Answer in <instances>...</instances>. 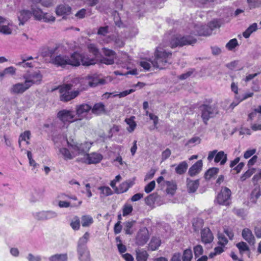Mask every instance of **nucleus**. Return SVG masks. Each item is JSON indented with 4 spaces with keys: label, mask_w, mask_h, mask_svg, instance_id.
<instances>
[{
    "label": "nucleus",
    "mask_w": 261,
    "mask_h": 261,
    "mask_svg": "<svg viewBox=\"0 0 261 261\" xmlns=\"http://www.w3.org/2000/svg\"><path fill=\"white\" fill-rule=\"evenodd\" d=\"M153 60L149 58L148 61H142L140 62V65L146 71L149 70L151 65L156 68L164 69L171 63V59L172 53L167 51L163 48L159 46L154 53Z\"/></svg>",
    "instance_id": "1"
},
{
    "label": "nucleus",
    "mask_w": 261,
    "mask_h": 261,
    "mask_svg": "<svg viewBox=\"0 0 261 261\" xmlns=\"http://www.w3.org/2000/svg\"><path fill=\"white\" fill-rule=\"evenodd\" d=\"M73 86L71 84H65L59 87L60 99L63 102L69 101L76 97L80 94L79 90L71 91Z\"/></svg>",
    "instance_id": "2"
},
{
    "label": "nucleus",
    "mask_w": 261,
    "mask_h": 261,
    "mask_svg": "<svg viewBox=\"0 0 261 261\" xmlns=\"http://www.w3.org/2000/svg\"><path fill=\"white\" fill-rule=\"evenodd\" d=\"M201 111V117L205 124H207V121L214 117L218 113L217 105L213 104H203L199 107Z\"/></svg>",
    "instance_id": "3"
},
{
    "label": "nucleus",
    "mask_w": 261,
    "mask_h": 261,
    "mask_svg": "<svg viewBox=\"0 0 261 261\" xmlns=\"http://www.w3.org/2000/svg\"><path fill=\"white\" fill-rule=\"evenodd\" d=\"M52 63L58 67L64 68L66 65L75 66L77 62H75L72 58V54L68 56L64 55H59L51 59Z\"/></svg>",
    "instance_id": "4"
},
{
    "label": "nucleus",
    "mask_w": 261,
    "mask_h": 261,
    "mask_svg": "<svg viewBox=\"0 0 261 261\" xmlns=\"http://www.w3.org/2000/svg\"><path fill=\"white\" fill-rule=\"evenodd\" d=\"M196 39L191 36H181L180 35L173 37L170 42L172 48L184 45H192L195 43Z\"/></svg>",
    "instance_id": "5"
},
{
    "label": "nucleus",
    "mask_w": 261,
    "mask_h": 261,
    "mask_svg": "<svg viewBox=\"0 0 261 261\" xmlns=\"http://www.w3.org/2000/svg\"><path fill=\"white\" fill-rule=\"evenodd\" d=\"M72 58L75 62H77L75 66H79L81 63L84 66H90L96 63L95 58L89 57V55L86 53L80 54L77 52H74L72 54Z\"/></svg>",
    "instance_id": "6"
},
{
    "label": "nucleus",
    "mask_w": 261,
    "mask_h": 261,
    "mask_svg": "<svg viewBox=\"0 0 261 261\" xmlns=\"http://www.w3.org/2000/svg\"><path fill=\"white\" fill-rule=\"evenodd\" d=\"M57 118L64 124H69L76 121L74 111L67 109L60 110L57 113Z\"/></svg>",
    "instance_id": "7"
},
{
    "label": "nucleus",
    "mask_w": 261,
    "mask_h": 261,
    "mask_svg": "<svg viewBox=\"0 0 261 261\" xmlns=\"http://www.w3.org/2000/svg\"><path fill=\"white\" fill-rule=\"evenodd\" d=\"M67 144L74 152H76L77 154H84V155L87 153L91 146V144L87 142L79 144L73 140L71 142L67 141Z\"/></svg>",
    "instance_id": "8"
},
{
    "label": "nucleus",
    "mask_w": 261,
    "mask_h": 261,
    "mask_svg": "<svg viewBox=\"0 0 261 261\" xmlns=\"http://www.w3.org/2000/svg\"><path fill=\"white\" fill-rule=\"evenodd\" d=\"M33 218L39 221H46L50 219L56 218L58 213L54 211H40L32 213Z\"/></svg>",
    "instance_id": "9"
},
{
    "label": "nucleus",
    "mask_w": 261,
    "mask_h": 261,
    "mask_svg": "<svg viewBox=\"0 0 261 261\" xmlns=\"http://www.w3.org/2000/svg\"><path fill=\"white\" fill-rule=\"evenodd\" d=\"M23 77L30 87L34 84H40L42 80V75L39 70L28 72L23 75Z\"/></svg>",
    "instance_id": "10"
},
{
    "label": "nucleus",
    "mask_w": 261,
    "mask_h": 261,
    "mask_svg": "<svg viewBox=\"0 0 261 261\" xmlns=\"http://www.w3.org/2000/svg\"><path fill=\"white\" fill-rule=\"evenodd\" d=\"M231 191L227 187L222 188L217 197V202L221 205H228L231 196Z\"/></svg>",
    "instance_id": "11"
},
{
    "label": "nucleus",
    "mask_w": 261,
    "mask_h": 261,
    "mask_svg": "<svg viewBox=\"0 0 261 261\" xmlns=\"http://www.w3.org/2000/svg\"><path fill=\"white\" fill-rule=\"evenodd\" d=\"M88 85L86 87L81 88L82 89H87L88 86L90 87H95L98 85H102L106 84V81L105 79H101L99 75L97 74H94L92 75L87 76Z\"/></svg>",
    "instance_id": "12"
},
{
    "label": "nucleus",
    "mask_w": 261,
    "mask_h": 261,
    "mask_svg": "<svg viewBox=\"0 0 261 261\" xmlns=\"http://www.w3.org/2000/svg\"><path fill=\"white\" fill-rule=\"evenodd\" d=\"M29 85L25 81L23 83H18L13 85L9 89L12 94H21L30 88Z\"/></svg>",
    "instance_id": "13"
},
{
    "label": "nucleus",
    "mask_w": 261,
    "mask_h": 261,
    "mask_svg": "<svg viewBox=\"0 0 261 261\" xmlns=\"http://www.w3.org/2000/svg\"><path fill=\"white\" fill-rule=\"evenodd\" d=\"M149 236L148 229L143 228L138 232L136 237V243L139 246L145 244L149 240Z\"/></svg>",
    "instance_id": "14"
},
{
    "label": "nucleus",
    "mask_w": 261,
    "mask_h": 261,
    "mask_svg": "<svg viewBox=\"0 0 261 261\" xmlns=\"http://www.w3.org/2000/svg\"><path fill=\"white\" fill-rule=\"evenodd\" d=\"M75 109L76 114L79 118V119L81 120L87 115L88 112L91 109V106L86 103H83L77 105Z\"/></svg>",
    "instance_id": "15"
},
{
    "label": "nucleus",
    "mask_w": 261,
    "mask_h": 261,
    "mask_svg": "<svg viewBox=\"0 0 261 261\" xmlns=\"http://www.w3.org/2000/svg\"><path fill=\"white\" fill-rule=\"evenodd\" d=\"M84 162L89 164H97L99 163L102 159L101 154L93 152L91 153H86L84 158Z\"/></svg>",
    "instance_id": "16"
},
{
    "label": "nucleus",
    "mask_w": 261,
    "mask_h": 261,
    "mask_svg": "<svg viewBox=\"0 0 261 261\" xmlns=\"http://www.w3.org/2000/svg\"><path fill=\"white\" fill-rule=\"evenodd\" d=\"M201 239L205 244L211 243L213 241L214 236L209 228L206 227L201 230Z\"/></svg>",
    "instance_id": "17"
},
{
    "label": "nucleus",
    "mask_w": 261,
    "mask_h": 261,
    "mask_svg": "<svg viewBox=\"0 0 261 261\" xmlns=\"http://www.w3.org/2000/svg\"><path fill=\"white\" fill-rule=\"evenodd\" d=\"M134 91L133 89H129L123 91L121 92L117 91L113 92H106L102 95L103 98L108 99L110 97H115L118 96L119 98L124 97Z\"/></svg>",
    "instance_id": "18"
},
{
    "label": "nucleus",
    "mask_w": 261,
    "mask_h": 261,
    "mask_svg": "<svg viewBox=\"0 0 261 261\" xmlns=\"http://www.w3.org/2000/svg\"><path fill=\"white\" fill-rule=\"evenodd\" d=\"M242 236L250 245H253L255 244V237L250 229L248 228L243 229L242 231Z\"/></svg>",
    "instance_id": "19"
},
{
    "label": "nucleus",
    "mask_w": 261,
    "mask_h": 261,
    "mask_svg": "<svg viewBox=\"0 0 261 261\" xmlns=\"http://www.w3.org/2000/svg\"><path fill=\"white\" fill-rule=\"evenodd\" d=\"M32 16L31 11L22 10L18 13L17 17L19 21V25H23Z\"/></svg>",
    "instance_id": "20"
},
{
    "label": "nucleus",
    "mask_w": 261,
    "mask_h": 261,
    "mask_svg": "<svg viewBox=\"0 0 261 261\" xmlns=\"http://www.w3.org/2000/svg\"><path fill=\"white\" fill-rule=\"evenodd\" d=\"M77 252L80 261H90V254L87 248H77Z\"/></svg>",
    "instance_id": "21"
},
{
    "label": "nucleus",
    "mask_w": 261,
    "mask_h": 261,
    "mask_svg": "<svg viewBox=\"0 0 261 261\" xmlns=\"http://www.w3.org/2000/svg\"><path fill=\"white\" fill-rule=\"evenodd\" d=\"M202 165V160H198L189 168L188 174L192 177L198 174L201 171Z\"/></svg>",
    "instance_id": "22"
},
{
    "label": "nucleus",
    "mask_w": 261,
    "mask_h": 261,
    "mask_svg": "<svg viewBox=\"0 0 261 261\" xmlns=\"http://www.w3.org/2000/svg\"><path fill=\"white\" fill-rule=\"evenodd\" d=\"M0 33L4 35H10L12 30L9 27V23L6 19L0 16Z\"/></svg>",
    "instance_id": "23"
},
{
    "label": "nucleus",
    "mask_w": 261,
    "mask_h": 261,
    "mask_svg": "<svg viewBox=\"0 0 261 261\" xmlns=\"http://www.w3.org/2000/svg\"><path fill=\"white\" fill-rule=\"evenodd\" d=\"M134 184V182L130 180L123 182L118 187H116L115 188V193L116 194L124 193L126 192L129 188L132 187Z\"/></svg>",
    "instance_id": "24"
},
{
    "label": "nucleus",
    "mask_w": 261,
    "mask_h": 261,
    "mask_svg": "<svg viewBox=\"0 0 261 261\" xmlns=\"http://www.w3.org/2000/svg\"><path fill=\"white\" fill-rule=\"evenodd\" d=\"M187 186L189 193H194L198 189L199 185V180H192L190 178H187Z\"/></svg>",
    "instance_id": "25"
},
{
    "label": "nucleus",
    "mask_w": 261,
    "mask_h": 261,
    "mask_svg": "<svg viewBox=\"0 0 261 261\" xmlns=\"http://www.w3.org/2000/svg\"><path fill=\"white\" fill-rule=\"evenodd\" d=\"M92 113L96 115H100L106 113L105 106L102 102L95 103L91 109Z\"/></svg>",
    "instance_id": "26"
},
{
    "label": "nucleus",
    "mask_w": 261,
    "mask_h": 261,
    "mask_svg": "<svg viewBox=\"0 0 261 261\" xmlns=\"http://www.w3.org/2000/svg\"><path fill=\"white\" fill-rule=\"evenodd\" d=\"M71 8L68 5H61L58 6L56 10L57 15L62 16L70 14Z\"/></svg>",
    "instance_id": "27"
},
{
    "label": "nucleus",
    "mask_w": 261,
    "mask_h": 261,
    "mask_svg": "<svg viewBox=\"0 0 261 261\" xmlns=\"http://www.w3.org/2000/svg\"><path fill=\"white\" fill-rule=\"evenodd\" d=\"M227 160V154L225 153L223 151L217 152L214 159V161L216 163L220 162V165H224Z\"/></svg>",
    "instance_id": "28"
},
{
    "label": "nucleus",
    "mask_w": 261,
    "mask_h": 261,
    "mask_svg": "<svg viewBox=\"0 0 261 261\" xmlns=\"http://www.w3.org/2000/svg\"><path fill=\"white\" fill-rule=\"evenodd\" d=\"M236 247L239 251L240 254L242 256L245 253L247 252L248 254H250V249L247 243L241 241L236 244Z\"/></svg>",
    "instance_id": "29"
},
{
    "label": "nucleus",
    "mask_w": 261,
    "mask_h": 261,
    "mask_svg": "<svg viewBox=\"0 0 261 261\" xmlns=\"http://www.w3.org/2000/svg\"><path fill=\"white\" fill-rule=\"evenodd\" d=\"M188 167V164L187 162L184 161L179 163V164L176 167L175 170L177 174L182 175L186 173Z\"/></svg>",
    "instance_id": "30"
},
{
    "label": "nucleus",
    "mask_w": 261,
    "mask_h": 261,
    "mask_svg": "<svg viewBox=\"0 0 261 261\" xmlns=\"http://www.w3.org/2000/svg\"><path fill=\"white\" fill-rule=\"evenodd\" d=\"M93 222V219L90 215H85L81 217V223L83 227H89Z\"/></svg>",
    "instance_id": "31"
},
{
    "label": "nucleus",
    "mask_w": 261,
    "mask_h": 261,
    "mask_svg": "<svg viewBox=\"0 0 261 261\" xmlns=\"http://www.w3.org/2000/svg\"><path fill=\"white\" fill-rule=\"evenodd\" d=\"M90 237V234L88 232H86L82 237L80 238L77 248H87L86 244L88 242Z\"/></svg>",
    "instance_id": "32"
},
{
    "label": "nucleus",
    "mask_w": 261,
    "mask_h": 261,
    "mask_svg": "<svg viewBox=\"0 0 261 261\" xmlns=\"http://www.w3.org/2000/svg\"><path fill=\"white\" fill-rule=\"evenodd\" d=\"M82 203V200L79 201L77 203H73L72 204L69 202L60 200L58 202V205L61 208H67L69 207H79L81 205Z\"/></svg>",
    "instance_id": "33"
},
{
    "label": "nucleus",
    "mask_w": 261,
    "mask_h": 261,
    "mask_svg": "<svg viewBox=\"0 0 261 261\" xmlns=\"http://www.w3.org/2000/svg\"><path fill=\"white\" fill-rule=\"evenodd\" d=\"M32 15H33L35 19L38 20H41L43 12L38 8H35L33 6H31Z\"/></svg>",
    "instance_id": "34"
},
{
    "label": "nucleus",
    "mask_w": 261,
    "mask_h": 261,
    "mask_svg": "<svg viewBox=\"0 0 261 261\" xmlns=\"http://www.w3.org/2000/svg\"><path fill=\"white\" fill-rule=\"evenodd\" d=\"M161 243V241L159 238L153 237L151 238L149 246L150 249L152 251L158 249Z\"/></svg>",
    "instance_id": "35"
},
{
    "label": "nucleus",
    "mask_w": 261,
    "mask_h": 261,
    "mask_svg": "<svg viewBox=\"0 0 261 261\" xmlns=\"http://www.w3.org/2000/svg\"><path fill=\"white\" fill-rule=\"evenodd\" d=\"M197 34L199 36H210L212 33V29L210 28L207 25H202L199 30L197 31Z\"/></svg>",
    "instance_id": "36"
},
{
    "label": "nucleus",
    "mask_w": 261,
    "mask_h": 261,
    "mask_svg": "<svg viewBox=\"0 0 261 261\" xmlns=\"http://www.w3.org/2000/svg\"><path fill=\"white\" fill-rule=\"evenodd\" d=\"M137 261H146L148 256V254L146 251L140 249H137L136 251Z\"/></svg>",
    "instance_id": "37"
},
{
    "label": "nucleus",
    "mask_w": 261,
    "mask_h": 261,
    "mask_svg": "<svg viewBox=\"0 0 261 261\" xmlns=\"http://www.w3.org/2000/svg\"><path fill=\"white\" fill-rule=\"evenodd\" d=\"M257 30V24L256 23H253L250 25L245 32H243V35L245 38H248L251 34L255 32Z\"/></svg>",
    "instance_id": "38"
},
{
    "label": "nucleus",
    "mask_w": 261,
    "mask_h": 261,
    "mask_svg": "<svg viewBox=\"0 0 261 261\" xmlns=\"http://www.w3.org/2000/svg\"><path fill=\"white\" fill-rule=\"evenodd\" d=\"M100 191V197H105L113 194L112 190L107 186H100L98 188Z\"/></svg>",
    "instance_id": "39"
},
{
    "label": "nucleus",
    "mask_w": 261,
    "mask_h": 261,
    "mask_svg": "<svg viewBox=\"0 0 261 261\" xmlns=\"http://www.w3.org/2000/svg\"><path fill=\"white\" fill-rule=\"evenodd\" d=\"M67 259L68 256L66 253L56 254L49 258V261H67Z\"/></svg>",
    "instance_id": "40"
},
{
    "label": "nucleus",
    "mask_w": 261,
    "mask_h": 261,
    "mask_svg": "<svg viewBox=\"0 0 261 261\" xmlns=\"http://www.w3.org/2000/svg\"><path fill=\"white\" fill-rule=\"evenodd\" d=\"M70 226L74 230H79L81 226L80 218L77 216H74L71 220Z\"/></svg>",
    "instance_id": "41"
},
{
    "label": "nucleus",
    "mask_w": 261,
    "mask_h": 261,
    "mask_svg": "<svg viewBox=\"0 0 261 261\" xmlns=\"http://www.w3.org/2000/svg\"><path fill=\"white\" fill-rule=\"evenodd\" d=\"M219 172L218 168L213 167L206 171L204 174V177L206 179H210L214 175H216Z\"/></svg>",
    "instance_id": "42"
},
{
    "label": "nucleus",
    "mask_w": 261,
    "mask_h": 261,
    "mask_svg": "<svg viewBox=\"0 0 261 261\" xmlns=\"http://www.w3.org/2000/svg\"><path fill=\"white\" fill-rule=\"evenodd\" d=\"M136 221L135 220L127 221L125 223L124 230L126 234H132L133 233V231L131 230V228L136 224Z\"/></svg>",
    "instance_id": "43"
},
{
    "label": "nucleus",
    "mask_w": 261,
    "mask_h": 261,
    "mask_svg": "<svg viewBox=\"0 0 261 261\" xmlns=\"http://www.w3.org/2000/svg\"><path fill=\"white\" fill-rule=\"evenodd\" d=\"M261 194L259 188H255L250 195V200L253 203H256L257 199L260 197Z\"/></svg>",
    "instance_id": "44"
},
{
    "label": "nucleus",
    "mask_w": 261,
    "mask_h": 261,
    "mask_svg": "<svg viewBox=\"0 0 261 261\" xmlns=\"http://www.w3.org/2000/svg\"><path fill=\"white\" fill-rule=\"evenodd\" d=\"M158 197V195L156 193H152L148 195L145 199V203L147 205L151 206L153 205L156 200Z\"/></svg>",
    "instance_id": "45"
},
{
    "label": "nucleus",
    "mask_w": 261,
    "mask_h": 261,
    "mask_svg": "<svg viewBox=\"0 0 261 261\" xmlns=\"http://www.w3.org/2000/svg\"><path fill=\"white\" fill-rule=\"evenodd\" d=\"M167 185V189L166 191L168 194H170L173 195L176 190V184L170 181H166Z\"/></svg>",
    "instance_id": "46"
},
{
    "label": "nucleus",
    "mask_w": 261,
    "mask_h": 261,
    "mask_svg": "<svg viewBox=\"0 0 261 261\" xmlns=\"http://www.w3.org/2000/svg\"><path fill=\"white\" fill-rule=\"evenodd\" d=\"M192 257L193 254L191 249H187L184 251L182 261H191Z\"/></svg>",
    "instance_id": "47"
},
{
    "label": "nucleus",
    "mask_w": 261,
    "mask_h": 261,
    "mask_svg": "<svg viewBox=\"0 0 261 261\" xmlns=\"http://www.w3.org/2000/svg\"><path fill=\"white\" fill-rule=\"evenodd\" d=\"M218 239L219 240L218 242V245L222 246H225L228 242L224 234L220 232L218 233Z\"/></svg>",
    "instance_id": "48"
},
{
    "label": "nucleus",
    "mask_w": 261,
    "mask_h": 261,
    "mask_svg": "<svg viewBox=\"0 0 261 261\" xmlns=\"http://www.w3.org/2000/svg\"><path fill=\"white\" fill-rule=\"evenodd\" d=\"M60 152L64 156L65 160H71L73 157L69 150L66 148H61L59 150Z\"/></svg>",
    "instance_id": "49"
},
{
    "label": "nucleus",
    "mask_w": 261,
    "mask_h": 261,
    "mask_svg": "<svg viewBox=\"0 0 261 261\" xmlns=\"http://www.w3.org/2000/svg\"><path fill=\"white\" fill-rule=\"evenodd\" d=\"M238 45V40L237 39L234 38L229 41V42L226 44V47L229 50H232Z\"/></svg>",
    "instance_id": "50"
},
{
    "label": "nucleus",
    "mask_w": 261,
    "mask_h": 261,
    "mask_svg": "<svg viewBox=\"0 0 261 261\" xmlns=\"http://www.w3.org/2000/svg\"><path fill=\"white\" fill-rule=\"evenodd\" d=\"M254 232L256 238H261V221L256 223L254 228Z\"/></svg>",
    "instance_id": "51"
},
{
    "label": "nucleus",
    "mask_w": 261,
    "mask_h": 261,
    "mask_svg": "<svg viewBox=\"0 0 261 261\" xmlns=\"http://www.w3.org/2000/svg\"><path fill=\"white\" fill-rule=\"evenodd\" d=\"M250 9L261 6V0H247Z\"/></svg>",
    "instance_id": "52"
},
{
    "label": "nucleus",
    "mask_w": 261,
    "mask_h": 261,
    "mask_svg": "<svg viewBox=\"0 0 261 261\" xmlns=\"http://www.w3.org/2000/svg\"><path fill=\"white\" fill-rule=\"evenodd\" d=\"M88 48L90 53H92L95 57L99 55V50L94 44H90L88 46Z\"/></svg>",
    "instance_id": "53"
},
{
    "label": "nucleus",
    "mask_w": 261,
    "mask_h": 261,
    "mask_svg": "<svg viewBox=\"0 0 261 261\" xmlns=\"http://www.w3.org/2000/svg\"><path fill=\"white\" fill-rule=\"evenodd\" d=\"M254 172V169H248L240 177L242 181H244L247 178H249Z\"/></svg>",
    "instance_id": "54"
},
{
    "label": "nucleus",
    "mask_w": 261,
    "mask_h": 261,
    "mask_svg": "<svg viewBox=\"0 0 261 261\" xmlns=\"http://www.w3.org/2000/svg\"><path fill=\"white\" fill-rule=\"evenodd\" d=\"M201 139L198 137H194L190 139L186 143V145L194 146L200 143Z\"/></svg>",
    "instance_id": "55"
},
{
    "label": "nucleus",
    "mask_w": 261,
    "mask_h": 261,
    "mask_svg": "<svg viewBox=\"0 0 261 261\" xmlns=\"http://www.w3.org/2000/svg\"><path fill=\"white\" fill-rule=\"evenodd\" d=\"M194 252L195 257L202 255L203 253V249L201 245H197L194 247Z\"/></svg>",
    "instance_id": "56"
},
{
    "label": "nucleus",
    "mask_w": 261,
    "mask_h": 261,
    "mask_svg": "<svg viewBox=\"0 0 261 261\" xmlns=\"http://www.w3.org/2000/svg\"><path fill=\"white\" fill-rule=\"evenodd\" d=\"M125 121L129 125V127L127 128V130L130 133L133 132L136 127V122L131 119H126Z\"/></svg>",
    "instance_id": "57"
},
{
    "label": "nucleus",
    "mask_w": 261,
    "mask_h": 261,
    "mask_svg": "<svg viewBox=\"0 0 261 261\" xmlns=\"http://www.w3.org/2000/svg\"><path fill=\"white\" fill-rule=\"evenodd\" d=\"M133 206L130 204H125L123 207L122 214L123 216H127L133 211Z\"/></svg>",
    "instance_id": "58"
},
{
    "label": "nucleus",
    "mask_w": 261,
    "mask_h": 261,
    "mask_svg": "<svg viewBox=\"0 0 261 261\" xmlns=\"http://www.w3.org/2000/svg\"><path fill=\"white\" fill-rule=\"evenodd\" d=\"M42 20L45 22H54L55 21V17L47 13H43Z\"/></svg>",
    "instance_id": "59"
},
{
    "label": "nucleus",
    "mask_w": 261,
    "mask_h": 261,
    "mask_svg": "<svg viewBox=\"0 0 261 261\" xmlns=\"http://www.w3.org/2000/svg\"><path fill=\"white\" fill-rule=\"evenodd\" d=\"M155 182L154 180L151 181L147 184L144 188V191L146 193L151 192L155 188Z\"/></svg>",
    "instance_id": "60"
},
{
    "label": "nucleus",
    "mask_w": 261,
    "mask_h": 261,
    "mask_svg": "<svg viewBox=\"0 0 261 261\" xmlns=\"http://www.w3.org/2000/svg\"><path fill=\"white\" fill-rule=\"evenodd\" d=\"M4 70L6 75H14L16 74V69L13 66H10L5 68Z\"/></svg>",
    "instance_id": "61"
},
{
    "label": "nucleus",
    "mask_w": 261,
    "mask_h": 261,
    "mask_svg": "<svg viewBox=\"0 0 261 261\" xmlns=\"http://www.w3.org/2000/svg\"><path fill=\"white\" fill-rule=\"evenodd\" d=\"M30 135L31 134L30 131H25L23 133L20 135L19 139H20L21 141H26L27 143L29 144L28 140L30 139Z\"/></svg>",
    "instance_id": "62"
},
{
    "label": "nucleus",
    "mask_w": 261,
    "mask_h": 261,
    "mask_svg": "<svg viewBox=\"0 0 261 261\" xmlns=\"http://www.w3.org/2000/svg\"><path fill=\"white\" fill-rule=\"evenodd\" d=\"M21 62H19L16 63V66L22 67L23 68L32 67L31 62H27L24 59L21 60Z\"/></svg>",
    "instance_id": "63"
},
{
    "label": "nucleus",
    "mask_w": 261,
    "mask_h": 261,
    "mask_svg": "<svg viewBox=\"0 0 261 261\" xmlns=\"http://www.w3.org/2000/svg\"><path fill=\"white\" fill-rule=\"evenodd\" d=\"M103 53L106 57L114 58L115 56V53L112 50L107 49L106 48H103Z\"/></svg>",
    "instance_id": "64"
}]
</instances>
